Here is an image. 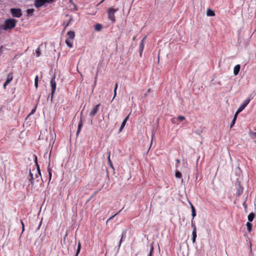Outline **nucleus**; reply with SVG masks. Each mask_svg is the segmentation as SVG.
Segmentation results:
<instances>
[{"mask_svg":"<svg viewBox=\"0 0 256 256\" xmlns=\"http://www.w3.org/2000/svg\"><path fill=\"white\" fill-rule=\"evenodd\" d=\"M46 4V1L44 0H35L34 2V6L36 8H39L42 6Z\"/></svg>","mask_w":256,"mask_h":256,"instance_id":"6","label":"nucleus"},{"mask_svg":"<svg viewBox=\"0 0 256 256\" xmlns=\"http://www.w3.org/2000/svg\"><path fill=\"white\" fill-rule=\"evenodd\" d=\"M206 15L208 16H215V13L213 10L208 8L206 11Z\"/></svg>","mask_w":256,"mask_h":256,"instance_id":"13","label":"nucleus"},{"mask_svg":"<svg viewBox=\"0 0 256 256\" xmlns=\"http://www.w3.org/2000/svg\"><path fill=\"white\" fill-rule=\"evenodd\" d=\"M2 28H3V25L0 26V31L1 30H4Z\"/></svg>","mask_w":256,"mask_h":256,"instance_id":"53","label":"nucleus"},{"mask_svg":"<svg viewBox=\"0 0 256 256\" xmlns=\"http://www.w3.org/2000/svg\"><path fill=\"white\" fill-rule=\"evenodd\" d=\"M122 210H120L118 213L114 214V215H113L111 217H110L106 221V224H108V222L109 220H112L114 216H115L118 214L119 212H121Z\"/></svg>","mask_w":256,"mask_h":256,"instance_id":"33","label":"nucleus"},{"mask_svg":"<svg viewBox=\"0 0 256 256\" xmlns=\"http://www.w3.org/2000/svg\"><path fill=\"white\" fill-rule=\"evenodd\" d=\"M66 16H69V15L68 14H66Z\"/></svg>","mask_w":256,"mask_h":256,"instance_id":"59","label":"nucleus"},{"mask_svg":"<svg viewBox=\"0 0 256 256\" xmlns=\"http://www.w3.org/2000/svg\"><path fill=\"white\" fill-rule=\"evenodd\" d=\"M243 192V188L240 186V184H238V188L236 192V195L238 196H240Z\"/></svg>","mask_w":256,"mask_h":256,"instance_id":"15","label":"nucleus"},{"mask_svg":"<svg viewBox=\"0 0 256 256\" xmlns=\"http://www.w3.org/2000/svg\"><path fill=\"white\" fill-rule=\"evenodd\" d=\"M80 248H81L80 242V241H78V248H77L76 252V254L74 256H78V254L80 250Z\"/></svg>","mask_w":256,"mask_h":256,"instance_id":"18","label":"nucleus"},{"mask_svg":"<svg viewBox=\"0 0 256 256\" xmlns=\"http://www.w3.org/2000/svg\"><path fill=\"white\" fill-rule=\"evenodd\" d=\"M185 119V117L184 116H180L178 117L177 120L180 122H182Z\"/></svg>","mask_w":256,"mask_h":256,"instance_id":"29","label":"nucleus"},{"mask_svg":"<svg viewBox=\"0 0 256 256\" xmlns=\"http://www.w3.org/2000/svg\"><path fill=\"white\" fill-rule=\"evenodd\" d=\"M153 250H154V248H153V246H151L149 254H148V256H152V252Z\"/></svg>","mask_w":256,"mask_h":256,"instance_id":"36","label":"nucleus"},{"mask_svg":"<svg viewBox=\"0 0 256 256\" xmlns=\"http://www.w3.org/2000/svg\"><path fill=\"white\" fill-rule=\"evenodd\" d=\"M10 12L14 17L20 18L22 15V10L20 8H11Z\"/></svg>","mask_w":256,"mask_h":256,"instance_id":"4","label":"nucleus"},{"mask_svg":"<svg viewBox=\"0 0 256 256\" xmlns=\"http://www.w3.org/2000/svg\"><path fill=\"white\" fill-rule=\"evenodd\" d=\"M128 116H129L128 115L123 120V122H122V124H121V126L120 128V130H119V132H121L122 130L124 128L126 124V122L128 121Z\"/></svg>","mask_w":256,"mask_h":256,"instance_id":"11","label":"nucleus"},{"mask_svg":"<svg viewBox=\"0 0 256 256\" xmlns=\"http://www.w3.org/2000/svg\"><path fill=\"white\" fill-rule=\"evenodd\" d=\"M48 175H49V180H51L52 178V172H50V168H48Z\"/></svg>","mask_w":256,"mask_h":256,"instance_id":"37","label":"nucleus"},{"mask_svg":"<svg viewBox=\"0 0 256 256\" xmlns=\"http://www.w3.org/2000/svg\"><path fill=\"white\" fill-rule=\"evenodd\" d=\"M239 112L238 111V109L237 110V111L236 112L234 116H236V118H237V116L238 114H239L240 112Z\"/></svg>","mask_w":256,"mask_h":256,"instance_id":"46","label":"nucleus"},{"mask_svg":"<svg viewBox=\"0 0 256 256\" xmlns=\"http://www.w3.org/2000/svg\"><path fill=\"white\" fill-rule=\"evenodd\" d=\"M72 17H71V18H70V20H69L68 21V22H67V24H66V26L65 28H66V26H68L70 24V22H72Z\"/></svg>","mask_w":256,"mask_h":256,"instance_id":"39","label":"nucleus"},{"mask_svg":"<svg viewBox=\"0 0 256 256\" xmlns=\"http://www.w3.org/2000/svg\"><path fill=\"white\" fill-rule=\"evenodd\" d=\"M118 84H117V83H116V84H115V86H114V89L116 90V89H117V88H118Z\"/></svg>","mask_w":256,"mask_h":256,"instance_id":"51","label":"nucleus"},{"mask_svg":"<svg viewBox=\"0 0 256 256\" xmlns=\"http://www.w3.org/2000/svg\"><path fill=\"white\" fill-rule=\"evenodd\" d=\"M152 91V90L150 88H148V90L146 91V92L144 94V96H142V97H144V98H146L148 95V94L151 92Z\"/></svg>","mask_w":256,"mask_h":256,"instance_id":"26","label":"nucleus"},{"mask_svg":"<svg viewBox=\"0 0 256 256\" xmlns=\"http://www.w3.org/2000/svg\"><path fill=\"white\" fill-rule=\"evenodd\" d=\"M72 40H73L70 39H66V43L69 48L72 46Z\"/></svg>","mask_w":256,"mask_h":256,"instance_id":"17","label":"nucleus"},{"mask_svg":"<svg viewBox=\"0 0 256 256\" xmlns=\"http://www.w3.org/2000/svg\"><path fill=\"white\" fill-rule=\"evenodd\" d=\"M246 226L248 232H250L252 231V224L250 222H247Z\"/></svg>","mask_w":256,"mask_h":256,"instance_id":"21","label":"nucleus"},{"mask_svg":"<svg viewBox=\"0 0 256 256\" xmlns=\"http://www.w3.org/2000/svg\"><path fill=\"white\" fill-rule=\"evenodd\" d=\"M175 176L177 178H180L182 176V174L180 172L176 170L175 172Z\"/></svg>","mask_w":256,"mask_h":256,"instance_id":"23","label":"nucleus"},{"mask_svg":"<svg viewBox=\"0 0 256 256\" xmlns=\"http://www.w3.org/2000/svg\"><path fill=\"white\" fill-rule=\"evenodd\" d=\"M236 116H234L231 124H230V128H232L234 124H235V122H236Z\"/></svg>","mask_w":256,"mask_h":256,"instance_id":"30","label":"nucleus"},{"mask_svg":"<svg viewBox=\"0 0 256 256\" xmlns=\"http://www.w3.org/2000/svg\"><path fill=\"white\" fill-rule=\"evenodd\" d=\"M250 136L252 138H254L256 137V132H252L250 133Z\"/></svg>","mask_w":256,"mask_h":256,"instance_id":"38","label":"nucleus"},{"mask_svg":"<svg viewBox=\"0 0 256 256\" xmlns=\"http://www.w3.org/2000/svg\"><path fill=\"white\" fill-rule=\"evenodd\" d=\"M193 221L194 220H192V228L193 229L192 231H196V226L195 224H194Z\"/></svg>","mask_w":256,"mask_h":256,"instance_id":"31","label":"nucleus"},{"mask_svg":"<svg viewBox=\"0 0 256 256\" xmlns=\"http://www.w3.org/2000/svg\"><path fill=\"white\" fill-rule=\"evenodd\" d=\"M250 102V98L246 99L242 102V104L240 105V106L238 108V111L242 112L243 110L246 106L249 104Z\"/></svg>","mask_w":256,"mask_h":256,"instance_id":"5","label":"nucleus"},{"mask_svg":"<svg viewBox=\"0 0 256 256\" xmlns=\"http://www.w3.org/2000/svg\"><path fill=\"white\" fill-rule=\"evenodd\" d=\"M8 84H6V82H4V88H6V86Z\"/></svg>","mask_w":256,"mask_h":256,"instance_id":"52","label":"nucleus"},{"mask_svg":"<svg viewBox=\"0 0 256 256\" xmlns=\"http://www.w3.org/2000/svg\"><path fill=\"white\" fill-rule=\"evenodd\" d=\"M192 220H194V218L196 216V212H192Z\"/></svg>","mask_w":256,"mask_h":256,"instance_id":"40","label":"nucleus"},{"mask_svg":"<svg viewBox=\"0 0 256 256\" xmlns=\"http://www.w3.org/2000/svg\"><path fill=\"white\" fill-rule=\"evenodd\" d=\"M68 36V39L73 40L75 36L74 32L73 31H69L67 33Z\"/></svg>","mask_w":256,"mask_h":256,"instance_id":"12","label":"nucleus"},{"mask_svg":"<svg viewBox=\"0 0 256 256\" xmlns=\"http://www.w3.org/2000/svg\"><path fill=\"white\" fill-rule=\"evenodd\" d=\"M176 162H177L178 164H180V160L179 159H177V160H176Z\"/></svg>","mask_w":256,"mask_h":256,"instance_id":"55","label":"nucleus"},{"mask_svg":"<svg viewBox=\"0 0 256 256\" xmlns=\"http://www.w3.org/2000/svg\"><path fill=\"white\" fill-rule=\"evenodd\" d=\"M83 124H84V122H83V121L82 120V116H80V119L78 122V130H77V132L76 133V135L77 136H78V134H80V132L81 130V128L83 126Z\"/></svg>","mask_w":256,"mask_h":256,"instance_id":"8","label":"nucleus"},{"mask_svg":"<svg viewBox=\"0 0 256 256\" xmlns=\"http://www.w3.org/2000/svg\"><path fill=\"white\" fill-rule=\"evenodd\" d=\"M92 120H90V122H91V124H92Z\"/></svg>","mask_w":256,"mask_h":256,"instance_id":"58","label":"nucleus"},{"mask_svg":"<svg viewBox=\"0 0 256 256\" xmlns=\"http://www.w3.org/2000/svg\"><path fill=\"white\" fill-rule=\"evenodd\" d=\"M114 97L112 98V100L114 99V98L116 97V90L114 89Z\"/></svg>","mask_w":256,"mask_h":256,"instance_id":"41","label":"nucleus"},{"mask_svg":"<svg viewBox=\"0 0 256 256\" xmlns=\"http://www.w3.org/2000/svg\"><path fill=\"white\" fill-rule=\"evenodd\" d=\"M190 208H191V209L192 210V208H194V207L193 206V205L190 202Z\"/></svg>","mask_w":256,"mask_h":256,"instance_id":"49","label":"nucleus"},{"mask_svg":"<svg viewBox=\"0 0 256 256\" xmlns=\"http://www.w3.org/2000/svg\"><path fill=\"white\" fill-rule=\"evenodd\" d=\"M97 76H98V73L96 74L95 78H94V86H96V80H97Z\"/></svg>","mask_w":256,"mask_h":256,"instance_id":"43","label":"nucleus"},{"mask_svg":"<svg viewBox=\"0 0 256 256\" xmlns=\"http://www.w3.org/2000/svg\"><path fill=\"white\" fill-rule=\"evenodd\" d=\"M100 104H98L96 106H95L94 108H93V109L90 112V116H95L98 110V108L100 107Z\"/></svg>","mask_w":256,"mask_h":256,"instance_id":"7","label":"nucleus"},{"mask_svg":"<svg viewBox=\"0 0 256 256\" xmlns=\"http://www.w3.org/2000/svg\"><path fill=\"white\" fill-rule=\"evenodd\" d=\"M36 169H37V171L38 172V174L40 175V176H41V173H40V166H38V164H36Z\"/></svg>","mask_w":256,"mask_h":256,"instance_id":"32","label":"nucleus"},{"mask_svg":"<svg viewBox=\"0 0 256 256\" xmlns=\"http://www.w3.org/2000/svg\"><path fill=\"white\" fill-rule=\"evenodd\" d=\"M37 105H38V104H36L34 106V108L32 110V111H31V112H30V114H33L35 112L36 110V106H37Z\"/></svg>","mask_w":256,"mask_h":256,"instance_id":"35","label":"nucleus"},{"mask_svg":"<svg viewBox=\"0 0 256 256\" xmlns=\"http://www.w3.org/2000/svg\"><path fill=\"white\" fill-rule=\"evenodd\" d=\"M3 46H0V56L2 54L3 52Z\"/></svg>","mask_w":256,"mask_h":256,"instance_id":"42","label":"nucleus"},{"mask_svg":"<svg viewBox=\"0 0 256 256\" xmlns=\"http://www.w3.org/2000/svg\"><path fill=\"white\" fill-rule=\"evenodd\" d=\"M126 234V230H123L122 232V236L120 238V240H122L123 238H124V235Z\"/></svg>","mask_w":256,"mask_h":256,"instance_id":"34","label":"nucleus"},{"mask_svg":"<svg viewBox=\"0 0 256 256\" xmlns=\"http://www.w3.org/2000/svg\"><path fill=\"white\" fill-rule=\"evenodd\" d=\"M239 112L238 111V109L237 110V111L236 112L234 116H236V118H237V116L238 114H239L240 112Z\"/></svg>","mask_w":256,"mask_h":256,"instance_id":"45","label":"nucleus"},{"mask_svg":"<svg viewBox=\"0 0 256 256\" xmlns=\"http://www.w3.org/2000/svg\"><path fill=\"white\" fill-rule=\"evenodd\" d=\"M38 76H36L34 79V82H38Z\"/></svg>","mask_w":256,"mask_h":256,"instance_id":"47","label":"nucleus"},{"mask_svg":"<svg viewBox=\"0 0 256 256\" xmlns=\"http://www.w3.org/2000/svg\"><path fill=\"white\" fill-rule=\"evenodd\" d=\"M20 222L22 225V231L23 232L24 230V224L22 220H20Z\"/></svg>","mask_w":256,"mask_h":256,"instance_id":"44","label":"nucleus"},{"mask_svg":"<svg viewBox=\"0 0 256 256\" xmlns=\"http://www.w3.org/2000/svg\"><path fill=\"white\" fill-rule=\"evenodd\" d=\"M34 86L36 88L38 87V82H34Z\"/></svg>","mask_w":256,"mask_h":256,"instance_id":"50","label":"nucleus"},{"mask_svg":"<svg viewBox=\"0 0 256 256\" xmlns=\"http://www.w3.org/2000/svg\"><path fill=\"white\" fill-rule=\"evenodd\" d=\"M50 86H51V101H52L53 97L54 94L56 89V82L55 81V76H54V78L50 80Z\"/></svg>","mask_w":256,"mask_h":256,"instance_id":"2","label":"nucleus"},{"mask_svg":"<svg viewBox=\"0 0 256 256\" xmlns=\"http://www.w3.org/2000/svg\"><path fill=\"white\" fill-rule=\"evenodd\" d=\"M27 13L28 14L32 15V14L34 12V9L33 8H30L27 10Z\"/></svg>","mask_w":256,"mask_h":256,"instance_id":"25","label":"nucleus"},{"mask_svg":"<svg viewBox=\"0 0 256 256\" xmlns=\"http://www.w3.org/2000/svg\"><path fill=\"white\" fill-rule=\"evenodd\" d=\"M108 154V162L109 165L110 166L112 167V168H113L112 164V162H111L110 159V152H109Z\"/></svg>","mask_w":256,"mask_h":256,"instance_id":"22","label":"nucleus"},{"mask_svg":"<svg viewBox=\"0 0 256 256\" xmlns=\"http://www.w3.org/2000/svg\"><path fill=\"white\" fill-rule=\"evenodd\" d=\"M118 10V9H114L113 8H110L108 10V18L113 22L116 20L114 14Z\"/></svg>","mask_w":256,"mask_h":256,"instance_id":"3","label":"nucleus"},{"mask_svg":"<svg viewBox=\"0 0 256 256\" xmlns=\"http://www.w3.org/2000/svg\"><path fill=\"white\" fill-rule=\"evenodd\" d=\"M243 206H244V208H246L247 206H246V202H245L243 203Z\"/></svg>","mask_w":256,"mask_h":256,"instance_id":"54","label":"nucleus"},{"mask_svg":"<svg viewBox=\"0 0 256 256\" xmlns=\"http://www.w3.org/2000/svg\"><path fill=\"white\" fill-rule=\"evenodd\" d=\"M30 178H31L30 180V182L31 184H34V178H33L32 174L31 172L30 171Z\"/></svg>","mask_w":256,"mask_h":256,"instance_id":"27","label":"nucleus"},{"mask_svg":"<svg viewBox=\"0 0 256 256\" xmlns=\"http://www.w3.org/2000/svg\"><path fill=\"white\" fill-rule=\"evenodd\" d=\"M196 238V231H192V241L193 243L195 242Z\"/></svg>","mask_w":256,"mask_h":256,"instance_id":"19","label":"nucleus"},{"mask_svg":"<svg viewBox=\"0 0 256 256\" xmlns=\"http://www.w3.org/2000/svg\"><path fill=\"white\" fill-rule=\"evenodd\" d=\"M145 38H146V37H144L141 40L140 43V44L139 52H140V56H142V52L144 50V42Z\"/></svg>","mask_w":256,"mask_h":256,"instance_id":"9","label":"nucleus"},{"mask_svg":"<svg viewBox=\"0 0 256 256\" xmlns=\"http://www.w3.org/2000/svg\"><path fill=\"white\" fill-rule=\"evenodd\" d=\"M240 64L236 65L234 68V76H237L240 72Z\"/></svg>","mask_w":256,"mask_h":256,"instance_id":"10","label":"nucleus"},{"mask_svg":"<svg viewBox=\"0 0 256 256\" xmlns=\"http://www.w3.org/2000/svg\"><path fill=\"white\" fill-rule=\"evenodd\" d=\"M36 56L37 57H38V56H40V48H37V50L36 51Z\"/></svg>","mask_w":256,"mask_h":256,"instance_id":"28","label":"nucleus"},{"mask_svg":"<svg viewBox=\"0 0 256 256\" xmlns=\"http://www.w3.org/2000/svg\"><path fill=\"white\" fill-rule=\"evenodd\" d=\"M34 162L36 164V165L38 164V162H37V157L36 156H35Z\"/></svg>","mask_w":256,"mask_h":256,"instance_id":"48","label":"nucleus"},{"mask_svg":"<svg viewBox=\"0 0 256 256\" xmlns=\"http://www.w3.org/2000/svg\"><path fill=\"white\" fill-rule=\"evenodd\" d=\"M40 175L38 174H36V178H38Z\"/></svg>","mask_w":256,"mask_h":256,"instance_id":"57","label":"nucleus"},{"mask_svg":"<svg viewBox=\"0 0 256 256\" xmlns=\"http://www.w3.org/2000/svg\"><path fill=\"white\" fill-rule=\"evenodd\" d=\"M95 30L96 31H100L102 28V26L100 24H97L94 26Z\"/></svg>","mask_w":256,"mask_h":256,"instance_id":"20","label":"nucleus"},{"mask_svg":"<svg viewBox=\"0 0 256 256\" xmlns=\"http://www.w3.org/2000/svg\"><path fill=\"white\" fill-rule=\"evenodd\" d=\"M13 79L12 73H10L7 76L6 84H9Z\"/></svg>","mask_w":256,"mask_h":256,"instance_id":"14","label":"nucleus"},{"mask_svg":"<svg viewBox=\"0 0 256 256\" xmlns=\"http://www.w3.org/2000/svg\"><path fill=\"white\" fill-rule=\"evenodd\" d=\"M122 240H120V242H118V246H116V248H115V249H116V251H117V252H118V251H119V250H120V246H121V244H122Z\"/></svg>","mask_w":256,"mask_h":256,"instance_id":"24","label":"nucleus"},{"mask_svg":"<svg viewBox=\"0 0 256 256\" xmlns=\"http://www.w3.org/2000/svg\"><path fill=\"white\" fill-rule=\"evenodd\" d=\"M16 22L17 20L14 18L6 20L4 22V24L3 25V30H12L16 26Z\"/></svg>","mask_w":256,"mask_h":256,"instance_id":"1","label":"nucleus"},{"mask_svg":"<svg viewBox=\"0 0 256 256\" xmlns=\"http://www.w3.org/2000/svg\"><path fill=\"white\" fill-rule=\"evenodd\" d=\"M196 212L195 208H192V212Z\"/></svg>","mask_w":256,"mask_h":256,"instance_id":"56","label":"nucleus"},{"mask_svg":"<svg viewBox=\"0 0 256 256\" xmlns=\"http://www.w3.org/2000/svg\"><path fill=\"white\" fill-rule=\"evenodd\" d=\"M254 217H255V214L254 213L252 212V213L250 214L248 216V219L249 221L248 222H252L253 220L254 219Z\"/></svg>","mask_w":256,"mask_h":256,"instance_id":"16","label":"nucleus"}]
</instances>
